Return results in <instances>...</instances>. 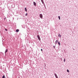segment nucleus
Returning <instances> with one entry per match:
<instances>
[{
  "instance_id": "obj_6",
  "label": "nucleus",
  "mask_w": 78,
  "mask_h": 78,
  "mask_svg": "<svg viewBox=\"0 0 78 78\" xmlns=\"http://www.w3.org/2000/svg\"><path fill=\"white\" fill-rule=\"evenodd\" d=\"M19 29H17L16 30V32H19Z\"/></svg>"
},
{
  "instance_id": "obj_4",
  "label": "nucleus",
  "mask_w": 78,
  "mask_h": 78,
  "mask_svg": "<svg viewBox=\"0 0 78 78\" xmlns=\"http://www.w3.org/2000/svg\"><path fill=\"white\" fill-rule=\"evenodd\" d=\"M58 42V41L56 40L55 42V45H56L57 44Z\"/></svg>"
},
{
  "instance_id": "obj_8",
  "label": "nucleus",
  "mask_w": 78,
  "mask_h": 78,
  "mask_svg": "<svg viewBox=\"0 0 78 78\" xmlns=\"http://www.w3.org/2000/svg\"><path fill=\"white\" fill-rule=\"evenodd\" d=\"M25 11H26V12H27V8H25Z\"/></svg>"
},
{
  "instance_id": "obj_3",
  "label": "nucleus",
  "mask_w": 78,
  "mask_h": 78,
  "mask_svg": "<svg viewBox=\"0 0 78 78\" xmlns=\"http://www.w3.org/2000/svg\"><path fill=\"white\" fill-rule=\"evenodd\" d=\"M54 75H55L56 78H58V76H57V75H56V73L54 74Z\"/></svg>"
},
{
  "instance_id": "obj_16",
  "label": "nucleus",
  "mask_w": 78,
  "mask_h": 78,
  "mask_svg": "<svg viewBox=\"0 0 78 78\" xmlns=\"http://www.w3.org/2000/svg\"><path fill=\"white\" fill-rule=\"evenodd\" d=\"M27 15H28V13H26V16H27Z\"/></svg>"
},
{
  "instance_id": "obj_13",
  "label": "nucleus",
  "mask_w": 78,
  "mask_h": 78,
  "mask_svg": "<svg viewBox=\"0 0 78 78\" xmlns=\"http://www.w3.org/2000/svg\"><path fill=\"white\" fill-rule=\"evenodd\" d=\"M58 37H61V35L59 34L58 35Z\"/></svg>"
},
{
  "instance_id": "obj_2",
  "label": "nucleus",
  "mask_w": 78,
  "mask_h": 78,
  "mask_svg": "<svg viewBox=\"0 0 78 78\" xmlns=\"http://www.w3.org/2000/svg\"><path fill=\"white\" fill-rule=\"evenodd\" d=\"M40 17L41 19H43V16H42V14H40Z\"/></svg>"
},
{
  "instance_id": "obj_7",
  "label": "nucleus",
  "mask_w": 78,
  "mask_h": 78,
  "mask_svg": "<svg viewBox=\"0 0 78 78\" xmlns=\"http://www.w3.org/2000/svg\"><path fill=\"white\" fill-rule=\"evenodd\" d=\"M58 45H61V44H60V42H59V41H58Z\"/></svg>"
},
{
  "instance_id": "obj_19",
  "label": "nucleus",
  "mask_w": 78,
  "mask_h": 78,
  "mask_svg": "<svg viewBox=\"0 0 78 78\" xmlns=\"http://www.w3.org/2000/svg\"><path fill=\"white\" fill-rule=\"evenodd\" d=\"M54 47L55 48V46H54Z\"/></svg>"
},
{
  "instance_id": "obj_12",
  "label": "nucleus",
  "mask_w": 78,
  "mask_h": 78,
  "mask_svg": "<svg viewBox=\"0 0 78 78\" xmlns=\"http://www.w3.org/2000/svg\"><path fill=\"white\" fill-rule=\"evenodd\" d=\"M41 2L43 4H44V1H43V0H41Z\"/></svg>"
},
{
  "instance_id": "obj_18",
  "label": "nucleus",
  "mask_w": 78,
  "mask_h": 78,
  "mask_svg": "<svg viewBox=\"0 0 78 78\" xmlns=\"http://www.w3.org/2000/svg\"><path fill=\"white\" fill-rule=\"evenodd\" d=\"M43 50H42V49H41V51H43Z\"/></svg>"
},
{
  "instance_id": "obj_14",
  "label": "nucleus",
  "mask_w": 78,
  "mask_h": 78,
  "mask_svg": "<svg viewBox=\"0 0 78 78\" xmlns=\"http://www.w3.org/2000/svg\"><path fill=\"white\" fill-rule=\"evenodd\" d=\"M66 61V59L65 58L64 59V62H65Z\"/></svg>"
},
{
  "instance_id": "obj_11",
  "label": "nucleus",
  "mask_w": 78,
  "mask_h": 78,
  "mask_svg": "<svg viewBox=\"0 0 78 78\" xmlns=\"http://www.w3.org/2000/svg\"><path fill=\"white\" fill-rule=\"evenodd\" d=\"M58 19H59V20H61V19L60 18V16H58Z\"/></svg>"
},
{
  "instance_id": "obj_9",
  "label": "nucleus",
  "mask_w": 78,
  "mask_h": 78,
  "mask_svg": "<svg viewBox=\"0 0 78 78\" xmlns=\"http://www.w3.org/2000/svg\"><path fill=\"white\" fill-rule=\"evenodd\" d=\"M8 51V49H6L5 50V53H6Z\"/></svg>"
},
{
  "instance_id": "obj_1",
  "label": "nucleus",
  "mask_w": 78,
  "mask_h": 78,
  "mask_svg": "<svg viewBox=\"0 0 78 78\" xmlns=\"http://www.w3.org/2000/svg\"><path fill=\"white\" fill-rule=\"evenodd\" d=\"M37 37L39 41H41V38H40V36H39V35H38L37 36Z\"/></svg>"
},
{
  "instance_id": "obj_10",
  "label": "nucleus",
  "mask_w": 78,
  "mask_h": 78,
  "mask_svg": "<svg viewBox=\"0 0 78 78\" xmlns=\"http://www.w3.org/2000/svg\"><path fill=\"white\" fill-rule=\"evenodd\" d=\"M2 78H5V75H4L3 76Z\"/></svg>"
},
{
  "instance_id": "obj_17",
  "label": "nucleus",
  "mask_w": 78,
  "mask_h": 78,
  "mask_svg": "<svg viewBox=\"0 0 78 78\" xmlns=\"http://www.w3.org/2000/svg\"><path fill=\"white\" fill-rule=\"evenodd\" d=\"M5 31H7L8 30H7V29H5Z\"/></svg>"
},
{
  "instance_id": "obj_15",
  "label": "nucleus",
  "mask_w": 78,
  "mask_h": 78,
  "mask_svg": "<svg viewBox=\"0 0 78 78\" xmlns=\"http://www.w3.org/2000/svg\"><path fill=\"white\" fill-rule=\"evenodd\" d=\"M67 72L69 73V69H67Z\"/></svg>"
},
{
  "instance_id": "obj_5",
  "label": "nucleus",
  "mask_w": 78,
  "mask_h": 78,
  "mask_svg": "<svg viewBox=\"0 0 78 78\" xmlns=\"http://www.w3.org/2000/svg\"><path fill=\"white\" fill-rule=\"evenodd\" d=\"M34 6H36V2H34Z\"/></svg>"
}]
</instances>
